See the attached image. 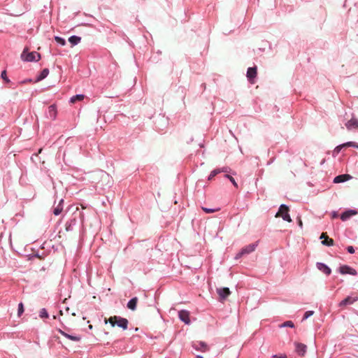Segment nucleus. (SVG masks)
Returning a JSON list of instances; mask_svg holds the SVG:
<instances>
[{
    "mask_svg": "<svg viewBox=\"0 0 358 358\" xmlns=\"http://www.w3.org/2000/svg\"><path fill=\"white\" fill-rule=\"evenodd\" d=\"M104 322L106 324L108 322L110 323L113 327L117 326L124 330H126L128 327V320L126 318H123L120 316L115 315L108 319L105 318Z\"/></svg>",
    "mask_w": 358,
    "mask_h": 358,
    "instance_id": "nucleus-1",
    "label": "nucleus"
},
{
    "mask_svg": "<svg viewBox=\"0 0 358 358\" xmlns=\"http://www.w3.org/2000/svg\"><path fill=\"white\" fill-rule=\"evenodd\" d=\"M294 323L292 321H286L283 324H282L281 327H294Z\"/></svg>",
    "mask_w": 358,
    "mask_h": 358,
    "instance_id": "nucleus-30",
    "label": "nucleus"
},
{
    "mask_svg": "<svg viewBox=\"0 0 358 358\" xmlns=\"http://www.w3.org/2000/svg\"><path fill=\"white\" fill-rule=\"evenodd\" d=\"M225 177L229 178V180L232 182V184L234 185V186L235 187L238 188V184L236 183L234 178L232 176L227 174V175H225Z\"/></svg>",
    "mask_w": 358,
    "mask_h": 358,
    "instance_id": "nucleus-27",
    "label": "nucleus"
},
{
    "mask_svg": "<svg viewBox=\"0 0 358 358\" xmlns=\"http://www.w3.org/2000/svg\"><path fill=\"white\" fill-rule=\"evenodd\" d=\"M202 210L206 213H212L219 210V209L208 208L204 207L202 208Z\"/></svg>",
    "mask_w": 358,
    "mask_h": 358,
    "instance_id": "nucleus-28",
    "label": "nucleus"
},
{
    "mask_svg": "<svg viewBox=\"0 0 358 358\" xmlns=\"http://www.w3.org/2000/svg\"><path fill=\"white\" fill-rule=\"evenodd\" d=\"M24 312V306L22 303H20L18 305L17 315L20 316Z\"/></svg>",
    "mask_w": 358,
    "mask_h": 358,
    "instance_id": "nucleus-29",
    "label": "nucleus"
},
{
    "mask_svg": "<svg viewBox=\"0 0 358 358\" xmlns=\"http://www.w3.org/2000/svg\"><path fill=\"white\" fill-rule=\"evenodd\" d=\"M358 300V296H347L345 299L342 300L339 304L338 306L341 308H344L348 305H351L355 301Z\"/></svg>",
    "mask_w": 358,
    "mask_h": 358,
    "instance_id": "nucleus-6",
    "label": "nucleus"
},
{
    "mask_svg": "<svg viewBox=\"0 0 358 358\" xmlns=\"http://www.w3.org/2000/svg\"><path fill=\"white\" fill-rule=\"evenodd\" d=\"M199 345L201 346V348L199 349L201 350L202 351H206L208 350V348L206 343H204L203 342H200Z\"/></svg>",
    "mask_w": 358,
    "mask_h": 358,
    "instance_id": "nucleus-32",
    "label": "nucleus"
},
{
    "mask_svg": "<svg viewBox=\"0 0 358 358\" xmlns=\"http://www.w3.org/2000/svg\"><path fill=\"white\" fill-rule=\"evenodd\" d=\"M221 172H227V169L223 168V169H217L213 170V171H211V173L208 177V180H212L217 174H218Z\"/></svg>",
    "mask_w": 358,
    "mask_h": 358,
    "instance_id": "nucleus-19",
    "label": "nucleus"
},
{
    "mask_svg": "<svg viewBox=\"0 0 358 358\" xmlns=\"http://www.w3.org/2000/svg\"><path fill=\"white\" fill-rule=\"evenodd\" d=\"M138 303V298L134 297L132 298L127 303V308L131 310H136V305Z\"/></svg>",
    "mask_w": 358,
    "mask_h": 358,
    "instance_id": "nucleus-18",
    "label": "nucleus"
},
{
    "mask_svg": "<svg viewBox=\"0 0 358 358\" xmlns=\"http://www.w3.org/2000/svg\"><path fill=\"white\" fill-rule=\"evenodd\" d=\"M257 246V242L255 243L250 244V245L244 247L241 250V252H239V254L238 255V256H242V255H245V254H249V253L255 251V250L256 249Z\"/></svg>",
    "mask_w": 358,
    "mask_h": 358,
    "instance_id": "nucleus-7",
    "label": "nucleus"
},
{
    "mask_svg": "<svg viewBox=\"0 0 358 358\" xmlns=\"http://www.w3.org/2000/svg\"><path fill=\"white\" fill-rule=\"evenodd\" d=\"M257 74V66L250 67L247 71V78H248L250 83H255V78H256Z\"/></svg>",
    "mask_w": 358,
    "mask_h": 358,
    "instance_id": "nucleus-4",
    "label": "nucleus"
},
{
    "mask_svg": "<svg viewBox=\"0 0 358 358\" xmlns=\"http://www.w3.org/2000/svg\"><path fill=\"white\" fill-rule=\"evenodd\" d=\"M1 78L5 80L6 83H9L10 82V80L7 77V75H6V71H3L1 72Z\"/></svg>",
    "mask_w": 358,
    "mask_h": 358,
    "instance_id": "nucleus-31",
    "label": "nucleus"
},
{
    "mask_svg": "<svg viewBox=\"0 0 358 358\" xmlns=\"http://www.w3.org/2000/svg\"><path fill=\"white\" fill-rule=\"evenodd\" d=\"M343 145L345 148L346 147H353L358 149V143L353 142V141H349L347 143H343Z\"/></svg>",
    "mask_w": 358,
    "mask_h": 358,
    "instance_id": "nucleus-24",
    "label": "nucleus"
},
{
    "mask_svg": "<svg viewBox=\"0 0 358 358\" xmlns=\"http://www.w3.org/2000/svg\"><path fill=\"white\" fill-rule=\"evenodd\" d=\"M81 40V38L76 36H72L69 38V41L73 45H77L78 43H80Z\"/></svg>",
    "mask_w": 358,
    "mask_h": 358,
    "instance_id": "nucleus-22",
    "label": "nucleus"
},
{
    "mask_svg": "<svg viewBox=\"0 0 358 358\" xmlns=\"http://www.w3.org/2000/svg\"><path fill=\"white\" fill-rule=\"evenodd\" d=\"M217 292L220 301L224 300L231 294L229 289L227 287L217 289Z\"/></svg>",
    "mask_w": 358,
    "mask_h": 358,
    "instance_id": "nucleus-8",
    "label": "nucleus"
},
{
    "mask_svg": "<svg viewBox=\"0 0 358 358\" xmlns=\"http://www.w3.org/2000/svg\"><path fill=\"white\" fill-rule=\"evenodd\" d=\"M332 217H333L334 218H335V217H337V215L334 213L333 214V216H332Z\"/></svg>",
    "mask_w": 358,
    "mask_h": 358,
    "instance_id": "nucleus-38",
    "label": "nucleus"
},
{
    "mask_svg": "<svg viewBox=\"0 0 358 358\" xmlns=\"http://www.w3.org/2000/svg\"><path fill=\"white\" fill-rule=\"evenodd\" d=\"M347 250L350 254H353L355 252V249L352 246H348L347 248Z\"/></svg>",
    "mask_w": 358,
    "mask_h": 358,
    "instance_id": "nucleus-35",
    "label": "nucleus"
},
{
    "mask_svg": "<svg viewBox=\"0 0 358 358\" xmlns=\"http://www.w3.org/2000/svg\"><path fill=\"white\" fill-rule=\"evenodd\" d=\"M49 74V70L48 69H44L40 73V75L38 76V77L37 78L36 82H38V81H41L43 79L45 78Z\"/></svg>",
    "mask_w": 358,
    "mask_h": 358,
    "instance_id": "nucleus-21",
    "label": "nucleus"
},
{
    "mask_svg": "<svg viewBox=\"0 0 358 358\" xmlns=\"http://www.w3.org/2000/svg\"><path fill=\"white\" fill-rule=\"evenodd\" d=\"M339 272L343 275L350 274V275H356L357 274V271L355 268H353L348 265H343V266H340Z\"/></svg>",
    "mask_w": 358,
    "mask_h": 358,
    "instance_id": "nucleus-5",
    "label": "nucleus"
},
{
    "mask_svg": "<svg viewBox=\"0 0 358 358\" xmlns=\"http://www.w3.org/2000/svg\"><path fill=\"white\" fill-rule=\"evenodd\" d=\"M196 358H203L202 357H200V356H197Z\"/></svg>",
    "mask_w": 358,
    "mask_h": 358,
    "instance_id": "nucleus-40",
    "label": "nucleus"
},
{
    "mask_svg": "<svg viewBox=\"0 0 358 358\" xmlns=\"http://www.w3.org/2000/svg\"><path fill=\"white\" fill-rule=\"evenodd\" d=\"M314 312L312 310L306 311L303 315V320L307 319L310 316H312L313 315Z\"/></svg>",
    "mask_w": 358,
    "mask_h": 358,
    "instance_id": "nucleus-33",
    "label": "nucleus"
},
{
    "mask_svg": "<svg viewBox=\"0 0 358 358\" xmlns=\"http://www.w3.org/2000/svg\"><path fill=\"white\" fill-rule=\"evenodd\" d=\"M295 348H296V352L300 356H304V355L306 352V345L301 343H295Z\"/></svg>",
    "mask_w": 358,
    "mask_h": 358,
    "instance_id": "nucleus-12",
    "label": "nucleus"
},
{
    "mask_svg": "<svg viewBox=\"0 0 358 358\" xmlns=\"http://www.w3.org/2000/svg\"><path fill=\"white\" fill-rule=\"evenodd\" d=\"M179 318L184 322L185 324H188L190 323L189 320V312L185 310H182L178 313Z\"/></svg>",
    "mask_w": 358,
    "mask_h": 358,
    "instance_id": "nucleus-9",
    "label": "nucleus"
},
{
    "mask_svg": "<svg viewBox=\"0 0 358 358\" xmlns=\"http://www.w3.org/2000/svg\"><path fill=\"white\" fill-rule=\"evenodd\" d=\"M274 358H287L286 355H274Z\"/></svg>",
    "mask_w": 358,
    "mask_h": 358,
    "instance_id": "nucleus-36",
    "label": "nucleus"
},
{
    "mask_svg": "<svg viewBox=\"0 0 358 358\" xmlns=\"http://www.w3.org/2000/svg\"><path fill=\"white\" fill-rule=\"evenodd\" d=\"M85 98V96L83 94H78L76 96H73L71 99V103H75L77 101H83Z\"/></svg>",
    "mask_w": 358,
    "mask_h": 358,
    "instance_id": "nucleus-23",
    "label": "nucleus"
},
{
    "mask_svg": "<svg viewBox=\"0 0 358 358\" xmlns=\"http://www.w3.org/2000/svg\"><path fill=\"white\" fill-rule=\"evenodd\" d=\"M320 239H322V245H327V246H331V245H334V241L332 238H330L327 233H322L321 236H320Z\"/></svg>",
    "mask_w": 358,
    "mask_h": 358,
    "instance_id": "nucleus-10",
    "label": "nucleus"
},
{
    "mask_svg": "<svg viewBox=\"0 0 358 358\" xmlns=\"http://www.w3.org/2000/svg\"><path fill=\"white\" fill-rule=\"evenodd\" d=\"M289 208L285 204H282L280 206L278 213L275 215L276 217H281L284 220L291 222L292 219L288 213Z\"/></svg>",
    "mask_w": 358,
    "mask_h": 358,
    "instance_id": "nucleus-3",
    "label": "nucleus"
},
{
    "mask_svg": "<svg viewBox=\"0 0 358 358\" xmlns=\"http://www.w3.org/2000/svg\"><path fill=\"white\" fill-rule=\"evenodd\" d=\"M40 317L41 318H43V317L47 318V317H48V312H47V310L45 308H42L40 310Z\"/></svg>",
    "mask_w": 358,
    "mask_h": 358,
    "instance_id": "nucleus-25",
    "label": "nucleus"
},
{
    "mask_svg": "<svg viewBox=\"0 0 358 358\" xmlns=\"http://www.w3.org/2000/svg\"><path fill=\"white\" fill-rule=\"evenodd\" d=\"M357 213L355 210H349L343 213L341 215V219L343 221H345L349 219L351 216L356 215Z\"/></svg>",
    "mask_w": 358,
    "mask_h": 358,
    "instance_id": "nucleus-14",
    "label": "nucleus"
},
{
    "mask_svg": "<svg viewBox=\"0 0 358 358\" xmlns=\"http://www.w3.org/2000/svg\"><path fill=\"white\" fill-rule=\"evenodd\" d=\"M345 127L348 130L355 129L358 131V120L355 118H351L345 124Z\"/></svg>",
    "mask_w": 358,
    "mask_h": 358,
    "instance_id": "nucleus-11",
    "label": "nucleus"
},
{
    "mask_svg": "<svg viewBox=\"0 0 358 358\" xmlns=\"http://www.w3.org/2000/svg\"><path fill=\"white\" fill-rule=\"evenodd\" d=\"M21 58L26 62L38 61L41 59V55L36 52H29L28 49L25 48L21 55Z\"/></svg>",
    "mask_w": 358,
    "mask_h": 358,
    "instance_id": "nucleus-2",
    "label": "nucleus"
},
{
    "mask_svg": "<svg viewBox=\"0 0 358 358\" xmlns=\"http://www.w3.org/2000/svg\"><path fill=\"white\" fill-rule=\"evenodd\" d=\"M89 329H92V325H91V324H90V325L89 326Z\"/></svg>",
    "mask_w": 358,
    "mask_h": 358,
    "instance_id": "nucleus-39",
    "label": "nucleus"
},
{
    "mask_svg": "<svg viewBox=\"0 0 358 358\" xmlns=\"http://www.w3.org/2000/svg\"><path fill=\"white\" fill-rule=\"evenodd\" d=\"M58 331L62 336H65L66 338H67L73 341H80L81 339L80 336H72V335L68 334L67 333L64 332L62 329H59Z\"/></svg>",
    "mask_w": 358,
    "mask_h": 358,
    "instance_id": "nucleus-17",
    "label": "nucleus"
},
{
    "mask_svg": "<svg viewBox=\"0 0 358 358\" xmlns=\"http://www.w3.org/2000/svg\"><path fill=\"white\" fill-rule=\"evenodd\" d=\"M317 268L322 271V273H325L327 275H329L331 273V268L327 266L326 264L323 263H317Z\"/></svg>",
    "mask_w": 358,
    "mask_h": 358,
    "instance_id": "nucleus-13",
    "label": "nucleus"
},
{
    "mask_svg": "<svg viewBox=\"0 0 358 358\" xmlns=\"http://www.w3.org/2000/svg\"><path fill=\"white\" fill-rule=\"evenodd\" d=\"M350 178H351L350 176L348 174L339 175L334 178V183L343 182H345V181L349 180Z\"/></svg>",
    "mask_w": 358,
    "mask_h": 358,
    "instance_id": "nucleus-15",
    "label": "nucleus"
},
{
    "mask_svg": "<svg viewBox=\"0 0 358 358\" xmlns=\"http://www.w3.org/2000/svg\"><path fill=\"white\" fill-rule=\"evenodd\" d=\"M55 39L58 43L61 44L62 45H64L66 44L65 40L61 37L55 36Z\"/></svg>",
    "mask_w": 358,
    "mask_h": 358,
    "instance_id": "nucleus-26",
    "label": "nucleus"
},
{
    "mask_svg": "<svg viewBox=\"0 0 358 358\" xmlns=\"http://www.w3.org/2000/svg\"><path fill=\"white\" fill-rule=\"evenodd\" d=\"M57 114V110L55 105H51L48 107V115L52 120H55Z\"/></svg>",
    "mask_w": 358,
    "mask_h": 358,
    "instance_id": "nucleus-16",
    "label": "nucleus"
},
{
    "mask_svg": "<svg viewBox=\"0 0 358 358\" xmlns=\"http://www.w3.org/2000/svg\"><path fill=\"white\" fill-rule=\"evenodd\" d=\"M298 223H299V226L301 228H302V227H303V222H302V221H301V218H300V217H298Z\"/></svg>",
    "mask_w": 358,
    "mask_h": 358,
    "instance_id": "nucleus-37",
    "label": "nucleus"
},
{
    "mask_svg": "<svg viewBox=\"0 0 358 358\" xmlns=\"http://www.w3.org/2000/svg\"><path fill=\"white\" fill-rule=\"evenodd\" d=\"M63 201H64L63 199H61L59 204L57 205V206L54 208V210H53L54 215H59L62 213V211L63 210V207H62Z\"/></svg>",
    "mask_w": 358,
    "mask_h": 358,
    "instance_id": "nucleus-20",
    "label": "nucleus"
},
{
    "mask_svg": "<svg viewBox=\"0 0 358 358\" xmlns=\"http://www.w3.org/2000/svg\"><path fill=\"white\" fill-rule=\"evenodd\" d=\"M343 148H345L343 145V143L336 146V148L334 149V152H336L337 154L341 152V149Z\"/></svg>",
    "mask_w": 358,
    "mask_h": 358,
    "instance_id": "nucleus-34",
    "label": "nucleus"
}]
</instances>
